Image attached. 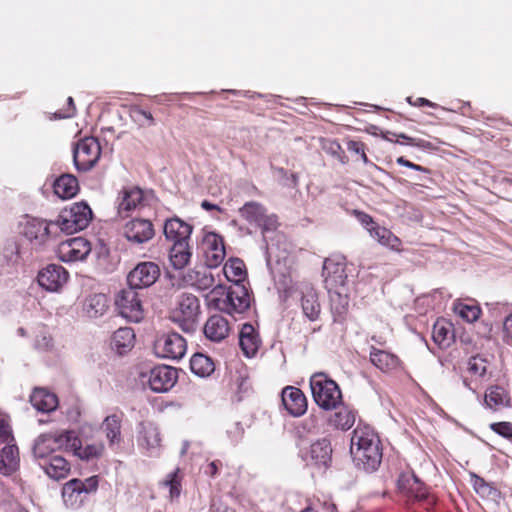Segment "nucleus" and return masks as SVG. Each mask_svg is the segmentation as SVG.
I'll return each mask as SVG.
<instances>
[{
	"mask_svg": "<svg viewBox=\"0 0 512 512\" xmlns=\"http://www.w3.org/2000/svg\"><path fill=\"white\" fill-rule=\"evenodd\" d=\"M101 156V146L97 138L85 137L79 140L73 148V162L80 172L90 171Z\"/></svg>",
	"mask_w": 512,
	"mask_h": 512,
	"instance_id": "nucleus-9",
	"label": "nucleus"
},
{
	"mask_svg": "<svg viewBox=\"0 0 512 512\" xmlns=\"http://www.w3.org/2000/svg\"><path fill=\"white\" fill-rule=\"evenodd\" d=\"M282 403L288 413L294 417L303 415L307 410V399L304 393L296 387L287 386L281 393Z\"/></svg>",
	"mask_w": 512,
	"mask_h": 512,
	"instance_id": "nucleus-21",
	"label": "nucleus"
},
{
	"mask_svg": "<svg viewBox=\"0 0 512 512\" xmlns=\"http://www.w3.org/2000/svg\"><path fill=\"white\" fill-rule=\"evenodd\" d=\"M68 450L73 451L74 455L79 457L81 460L89 461L95 458H99L104 450L103 445L90 444L85 447L81 446L80 439L76 436L74 431H71L69 437Z\"/></svg>",
	"mask_w": 512,
	"mask_h": 512,
	"instance_id": "nucleus-26",
	"label": "nucleus"
},
{
	"mask_svg": "<svg viewBox=\"0 0 512 512\" xmlns=\"http://www.w3.org/2000/svg\"><path fill=\"white\" fill-rule=\"evenodd\" d=\"M454 312L458 314L465 321L472 323L476 321L480 314L481 309L476 305H468L465 303H456L454 305Z\"/></svg>",
	"mask_w": 512,
	"mask_h": 512,
	"instance_id": "nucleus-45",
	"label": "nucleus"
},
{
	"mask_svg": "<svg viewBox=\"0 0 512 512\" xmlns=\"http://www.w3.org/2000/svg\"><path fill=\"white\" fill-rule=\"evenodd\" d=\"M485 404L491 409H498L502 406L510 405V397L506 390L501 386H491L485 393Z\"/></svg>",
	"mask_w": 512,
	"mask_h": 512,
	"instance_id": "nucleus-39",
	"label": "nucleus"
},
{
	"mask_svg": "<svg viewBox=\"0 0 512 512\" xmlns=\"http://www.w3.org/2000/svg\"><path fill=\"white\" fill-rule=\"evenodd\" d=\"M204 335L213 342H221L230 331L228 321L221 315L215 314L208 318L204 328Z\"/></svg>",
	"mask_w": 512,
	"mask_h": 512,
	"instance_id": "nucleus-24",
	"label": "nucleus"
},
{
	"mask_svg": "<svg viewBox=\"0 0 512 512\" xmlns=\"http://www.w3.org/2000/svg\"><path fill=\"white\" fill-rule=\"evenodd\" d=\"M347 149L350 152H354L356 154H362L364 150V144L357 141H349L347 144Z\"/></svg>",
	"mask_w": 512,
	"mask_h": 512,
	"instance_id": "nucleus-62",
	"label": "nucleus"
},
{
	"mask_svg": "<svg viewBox=\"0 0 512 512\" xmlns=\"http://www.w3.org/2000/svg\"><path fill=\"white\" fill-rule=\"evenodd\" d=\"M39 465L48 477L54 480H60L67 477L71 469L68 461L59 455L51 456L45 462H39Z\"/></svg>",
	"mask_w": 512,
	"mask_h": 512,
	"instance_id": "nucleus-30",
	"label": "nucleus"
},
{
	"mask_svg": "<svg viewBox=\"0 0 512 512\" xmlns=\"http://www.w3.org/2000/svg\"><path fill=\"white\" fill-rule=\"evenodd\" d=\"M251 305V295L245 283H237L228 289L222 299H217V308L233 317L246 312Z\"/></svg>",
	"mask_w": 512,
	"mask_h": 512,
	"instance_id": "nucleus-6",
	"label": "nucleus"
},
{
	"mask_svg": "<svg viewBox=\"0 0 512 512\" xmlns=\"http://www.w3.org/2000/svg\"><path fill=\"white\" fill-rule=\"evenodd\" d=\"M142 198V191L139 188L124 189L118 205L119 213L132 211L142 201Z\"/></svg>",
	"mask_w": 512,
	"mask_h": 512,
	"instance_id": "nucleus-41",
	"label": "nucleus"
},
{
	"mask_svg": "<svg viewBox=\"0 0 512 512\" xmlns=\"http://www.w3.org/2000/svg\"><path fill=\"white\" fill-rule=\"evenodd\" d=\"M307 465L327 469L332 460V446L327 438H321L311 444L309 457L304 459Z\"/></svg>",
	"mask_w": 512,
	"mask_h": 512,
	"instance_id": "nucleus-19",
	"label": "nucleus"
},
{
	"mask_svg": "<svg viewBox=\"0 0 512 512\" xmlns=\"http://www.w3.org/2000/svg\"><path fill=\"white\" fill-rule=\"evenodd\" d=\"M329 422L335 428L345 431L353 426L355 422V414L348 407L343 406L331 415Z\"/></svg>",
	"mask_w": 512,
	"mask_h": 512,
	"instance_id": "nucleus-42",
	"label": "nucleus"
},
{
	"mask_svg": "<svg viewBox=\"0 0 512 512\" xmlns=\"http://www.w3.org/2000/svg\"><path fill=\"white\" fill-rule=\"evenodd\" d=\"M108 307V298L102 293L88 296L83 303V311L89 318H99L103 316Z\"/></svg>",
	"mask_w": 512,
	"mask_h": 512,
	"instance_id": "nucleus-33",
	"label": "nucleus"
},
{
	"mask_svg": "<svg viewBox=\"0 0 512 512\" xmlns=\"http://www.w3.org/2000/svg\"><path fill=\"white\" fill-rule=\"evenodd\" d=\"M18 252V245L14 241L8 242L4 248V256L11 262L16 261Z\"/></svg>",
	"mask_w": 512,
	"mask_h": 512,
	"instance_id": "nucleus-57",
	"label": "nucleus"
},
{
	"mask_svg": "<svg viewBox=\"0 0 512 512\" xmlns=\"http://www.w3.org/2000/svg\"><path fill=\"white\" fill-rule=\"evenodd\" d=\"M99 477L94 475L84 480L73 478L67 481L61 491L62 499L67 508L79 509L91 494L96 493Z\"/></svg>",
	"mask_w": 512,
	"mask_h": 512,
	"instance_id": "nucleus-4",
	"label": "nucleus"
},
{
	"mask_svg": "<svg viewBox=\"0 0 512 512\" xmlns=\"http://www.w3.org/2000/svg\"><path fill=\"white\" fill-rule=\"evenodd\" d=\"M121 422L120 416L112 414L107 416L102 423V430L106 435L110 447L119 445L122 441Z\"/></svg>",
	"mask_w": 512,
	"mask_h": 512,
	"instance_id": "nucleus-36",
	"label": "nucleus"
},
{
	"mask_svg": "<svg viewBox=\"0 0 512 512\" xmlns=\"http://www.w3.org/2000/svg\"><path fill=\"white\" fill-rule=\"evenodd\" d=\"M160 276L159 266L154 262H141L127 276L128 286L136 290L153 285Z\"/></svg>",
	"mask_w": 512,
	"mask_h": 512,
	"instance_id": "nucleus-14",
	"label": "nucleus"
},
{
	"mask_svg": "<svg viewBox=\"0 0 512 512\" xmlns=\"http://www.w3.org/2000/svg\"><path fill=\"white\" fill-rule=\"evenodd\" d=\"M91 252L90 242L83 237H73L58 245L57 256L62 262L83 261Z\"/></svg>",
	"mask_w": 512,
	"mask_h": 512,
	"instance_id": "nucleus-13",
	"label": "nucleus"
},
{
	"mask_svg": "<svg viewBox=\"0 0 512 512\" xmlns=\"http://www.w3.org/2000/svg\"><path fill=\"white\" fill-rule=\"evenodd\" d=\"M407 101L411 105H415V106H429V107H434L435 106L434 103H432L431 101H429L428 99L423 98V97L417 98L415 103L412 102V97H408Z\"/></svg>",
	"mask_w": 512,
	"mask_h": 512,
	"instance_id": "nucleus-63",
	"label": "nucleus"
},
{
	"mask_svg": "<svg viewBox=\"0 0 512 512\" xmlns=\"http://www.w3.org/2000/svg\"><path fill=\"white\" fill-rule=\"evenodd\" d=\"M192 257V249L189 242L177 241L169 249V260L172 267L181 270L186 267Z\"/></svg>",
	"mask_w": 512,
	"mask_h": 512,
	"instance_id": "nucleus-31",
	"label": "nucleus"
},
{
	"mask_svg": "<svg viewBox=\"0 0 512 512\" xmlns=\"http://www.w3.org/2000/svg\"><path fill=\"white\" fill-rule=\"evenodd\" d=\"M224 274L228 281L236 285L237 283H245L246 268L244 262L240 258H231L225 263L223 268Z\"/></svg>",
	"mask_w": 512,
	"mask_h": 512,
	"instance_id": "nucleus-38",
	"label": "nucleus"
},
{
	"mask_svg": "<svg viewBox=\"0 0 512 512\" xmlns=\"http://www.w3.org/2000/svg\"><path fill=\"white\" fill-rule=\"evenodd\" d=\"M504 329L512 337V313L504 321Z\"/></svg>",
	"mask_w": 512,
	"mask_h": 512,
	"instance_id": "nucleus-64",
	"label": "nucleus"
},
{
	"mask_svg": "<svg viewBox=\"0 0 512 512\" xmlns=\"http://www.w3.org/2000/svg\"><path fill=\"white\" fill-rule=\"evenodd\" d=\"M51 225V221L47 223L43 219L27 216L23 225L22 234L33 245L41 246L49 238Z\"/></svg>",
	"mask_w": 512,
	"mask_h": 512,
	"instance_id": "nucleus-18",
	"label": "nucleus"
},
{
	"mask_svg": "<svg viewBox=\"0 0 512 512\" xmlns=\"http://www.w3.org/2000/svg\"><path fill=\"white\" fill-rule=\"evenodd\" d=\"M472 485L475 492L482 498L496 501L500 497V491L482 477L472 474Z\"/></svg>",
	"mask_w": 512,
	"mask_h": 512,
	"instance_id": "nucleus-40",
	"label": "nucleus"
},
{
	"mask_svg": "<svg viewBox=\"0 0 512 512\" xmlns=\"http://www.w3.org/2000/svg\"><path fill=\"white\" fill-rule=\"evenodd\" d=\"M115 305L119 314L130 322H140L144 317L139 292L130 286L118 292Z\"/></svg>",
	"mask_w": 512,
	"mask_h": 512,
	"instance_id": "nucleus-11",
	"label": "nucleus"
},
{
	"mask_svg": "<svg viewBox=\"0 0 512 512\" xmlns=\"http://www.w3.org/2000/svg\"><path fill=\"white\" fill-rule=\"evenodd\" d=\"M30 402L37 411L42 413H50L58 406L57 396L44 388H35L30 395Z\"/></svg>",
	"mask_w": 512,
	"mask_h": 512,
	"instance_id": "nucleus-28",
	"label": "nucleus"
},
{
	"mask_svg": "<svg viewBox=\"0 0 512 512\" xmlns=\"http://www.w3.org/2000/svg\"><path fill=\"white\" fill-rule=\"evenodd\" d=\"M123 234L129 242L141 245L151 240L155 231L150 220L135 218L125 224Z\"/></svg>",
	"mask_w": 512,
	"mask_h": 512,
	"instance_id": "nucleus-16",
	"label": "nucleus"
},
{
	"mask_svg": "<svg viewBox=\"0 0 512 512\" xmlns=\"http://www.w3.org/2000/svg\"><path fill=\"white\" fill-rule=\"evenodd\" d=\"M487 363L481 355L472 356L468 361V370L471 374L482 377L486 374Z\"/></svg>",
	"mask_w": 512,
	"mask_h": 512,
	"instance_id": "nucleus-48",
	"label": "nucleus"
},
{
	"mask_svg": "<svg viewBox=\"0 0 512 512\" xmlns=\"http://www.w3.org/2000/svg\"><path fill=\"white\" fill-rule=\"evenodd\" d=\"M186 340L177 332L160 335L154 343V352L160 358L179 360L186 353Z\"/></svg>",
	"mask_w": 512,
	"mask_h": 512,
	"instance_id": "nucleus-12",
	"label": "nucleus"
},
{
	"mask_svg": "<svg viewBox=\"0 0 512 512\" xmlns=\"http://www.w3.org/2000/svg\"><path fill=\"white\" fill-rule=\"evenodd\" d=\"M54 193L62 199H70L79 191L77 178L72 174H62L53 183Z\"/></svg>",
	"mask_w": 512,
	"mask_h": 512,
	"instance_id": "nucleus-32",
	"label": "nucleus"
},
{
	"mask_svg": "<svg viewBox=\"0 0 512 512\" xmlns=\"http://www.w3.org/2000/svg\"><path fill=\"white\" fill-rule=\"evenodd\" d=\"M387 134H390V135L396 136L400 139H403L405 141V144L410 145V146H416V147H420V148H429L431 146L430 142H427L423 139L412 138L404 133L396 134V133H392V132H387Z\"/></svg>",
	"mask_w": 512,
	"mask_h": 512,
	"instance_id": "nucleus-52",
	"label": "nucleus"
},
{
	"mask_svg": "<svg viewBox=\"0 0 512 512\" xmlns=\"http://www.w3.org/2000/svg\"><path fill=\"white\" fill-rule=\"evenodd\" d=\"M359 221L361 224L370 232V229H373L377 225L373 221L372 217L366 213H359Z\"/></svg>",
	"mask_w": 512,
	"mask_h": 512,
	"instance_id": "nucleus-60",
	"label": "nucleus"
},
{
	"mask_svg": "<svg viewBox=\"0 0 512 512\" xmlns=\"http://www.w3.org/2000/svg\"><path fill=\"white\" fill-rule=\"evenodd\" d=\"M322 275L324 277L325 288L328 291L331 302L335 297L341 300V306L347 304L346 283L347 274L345 263L331 258H327L323 264Z\"/></svg>",
	"mask_w": 512,
	"mask_h": 512,
	"instance_id": "nucleus-5",
	"label": "nucleus"
},
{
	"mask_svg": "<svg viewBox=\"0 0 512 512\" xmlns=\"http://www.w3.org/2000/svg\"><path fill=\"white\" fill-rule=\"evenodd\" d=\"M397 164L401 165V166H404V167H407V168H410V169H413V170H416V171H420V172H424V173H429L430 170L426 167H423L421 165H418V164H415L409 160H407L406 158L404 157H398L397 160H396Z\"/></svg>",
	"mask_w": 512,
	"mask_h": 512,
	"instance_id": "nucleus-58",
	"label": "nucleus"
},
{
	"mask_svg": "<svg viewBox=\"0 0 512 512\" xmlns=\"http://www.w3.org/2000/svg\"><path fill=\"white\" fill-rule=\"evenodd\" d=\"M52 338L47 333H40L36 336L34 347L40 351H49L52 348Z\"/></svg>",
	"mask_w": 512,
	"mask_h": 512,
	"instance_id": "nucleus-53",
	"label": "nucleus"
},
{
	"mask_svg": "<svg viewBox=\"0 0 512 512\" xmlns=\"http://www.w3.org/2000/svg\"><path fill=\"white\" fill-rule=\"evenodd\" d=\"M239 345L244 355L247 357H253L258 352L261 339L252 324H243L239 333Z\"/></svg>",
	"mask_w": 512,
	"mask_h": 512,
	"instance_id": "nucleus-23",
	"label": "nucleus"
},
{
	"mask_svg": "<svg viewBox=\"0 0 512 512\" xmlns=\"http://www.w3.org/2000/svg\"><path fill=\"white\" fill-rule=\"evenodd\" d=\"M310 388L315 403L324 410L336 409L342 401L338 384L324 373L311 376Z\"/></svg>",
	"mask_w": 512,
	"mask_h": 512,
	"instance_id": "nucleus-2",
	"label": "nucleus"
},
{
	"mask_svg": "<svg viewBox=\"0 0 512 512\" xmlns=\"http://www.w3.org/2000/svg\"><path fill=\"white\" fill-rule=\"evenodd\" d=\"M490 429L498 435L512 439V423L511 422H495L490 424Z\"/></svg>",
	"mask_w": 512,
	"mask_h": 512,
	"instance_id": "nucleus-50",
	"label": "nucleus"
},
{
	"mask_svg": "<svg viewBox=\"0 0 512 512\" xmlns=\"http://www.w3.org/2000/svg\"><path fill=\"white\" fill-rule=\"evenodd\" d=\"M135 344V333L130 327H122L116 330L111 338V348L119 355L129 352Z\"/></svg>",
	"mask_w": 512,
	"mask_h": 512,
	"instance_id": "nucleus-27",
	"label": "nucleus"
},
{
	"mask_svg": "<svg viewBox=\"0 0 512 512\" xmlns=\"http://www.w3.org/2000/svg\"><path fill=\"white\" fill-rule=\"evenodd\" d=\"M419 494L420 495H416L412 499L413 503L416 504L419 509H423L426 512H432L436 505V499L427 492L425 487Z\"/></svg>",
	"mask_w": 512,
	"mask_h": 512,
	"instance_id": "nucleus-47",
	"label": "nucleus"
},
{
	"mask_svg": "<svg viewBox=\"0 0 512 512\" xmlns=\"http://www.w3.org/2000/svg\"><path fill=\"white\" fill-rule=\"evenodd\" d=\"M18 447L7 444L0 450V473L2 475L12 474L18 467Z\"/></svg>",
	"mask_w": 512,
	"mask_h": 512,
	"instance_id": "nucleus-35",
	"label": "nucleus"
},
{
	"mask_svg": "<svg viewBox=\"0 0 512 512\" xmlns=\"http://www.w3.org/2000/svg\"><path fill=\"white\" fill-rule=\"evenodd\" d=\"M76 108L74 104V100L72 97H68L67 99V107L63 110H59L55 112L54 117L55 119H65L70 118L75 115Z\"/></svg>",
	"mask_w": 512,
	"mask_h": 512,
	"instance_id": "nucleus-55",
	"label": "nucleus"
},
{
	"mask_svg": "<svg viewBox=\"0 0 512 512\" xmlns=\"http://www.w3.org/2000/svg\"><path fill=\"white\" fill-rule=\"evenodd\" d=\"M69 274L61 265L50 264L39 271V285L49 292L58 291L68 280Z\"/></svg>",
	"mask_w": 512,
	"mask_h": 512,
	"instance_id": "nucleus-17",
	"label": "nucleus"
},
{
	"mask_svg": "<svg viewBox=\"0 0 512 512\" xmlns=\"http://www.w3.org/2000/svg\"><path fill=\"white\" fill-rule=\"evenodd\" d=\"M398 490L406 495L409 499H413L425 487L424 483L411 470L402 472L397 480Z\"/></svg>",
	"mask_w": 512,
	"mask_h": 512,
	"instance_id": "nucleus-29",
	"label": "nucleus"
},
{
	"mask_svg": "<svg viewBox=\"0 0 512 512\" xmlns=\"http://www.w3.org/2000/svg\"><path fill=\"white\" fill-rule=\"evenodd\" d=\"M92 216L93 213L89 205L81 201L62 209L57 219L51 221V224H55L67 234H73L85 229L92 220Z\"/></svg>",
	"mask_w": 512,
	"mask_h": 512,
	"instance_id": "nucleus-3",
	"label": "nucleus"
},
{
	"mask_svg": "<svg viewBox=\"0 0 512 512\" xmlns=\"http://www.w3.org/2000/svg\"><path fill=\"white\" fill-rule=\"evenodd\" d=\"M350 450L356 466L366 472L376 471L381 464L380 440L368 426L354 429Z\"/></svg>",
	"mask_w": 512,
	"mask_h": 512,
	"instance_id": "nucleus-1",
	"label": "nucleus"
},
{
	"mask_svg": "<svg viewBox=\"0 0 512 512\" xmlns=\"http://www.w3.org/2000/svg\"><path fill=\"white\" fill-rule=\"evenodd\" d=\"M370 235L380 244L393 250H399V246L401 245L400 239L387 228L376 226L373 229H370Z\"/></svg>",
	"mask_w": 512,
	"mask_h": 512,
	"instance_id": "nucleus-43",
	"label": "nucleus"
},
{
	"mask_svg": "<svg viewBox=\"0 0 512 512\" xmlns=\"http://www.w3.org/2000/svg\"><path fill=\"white\" fill-rule=\"evenodd\" d=\"M190 369L195 375L205 378L215 370L212 359L202 353H195L190 359Z\"/></svg>",
	"mask_w": 512,
	"mask_h": 512,
	"instance_id": "nucleus-37",
	"label": "nucleus"
},
{
	"mask_svg": "<svg viewBox=\"0 0 512 512\" xmlns=\"http://www.w3.org/2000/svg\"><path fill=\"white\" fill-rule=\"evenodd\" d=\"M177 378L178 373L176 368L160 365L150 370L148 384L152 391L164 393L175 385Z\"/></svg>",
	"mask_w": 512,
	"mask_h": 512,
	"instance_id": "nucleus-15",
	"label": "nucleus"
},
{
	"mask_svg": "<svg viewBox=\"0 0 512 512\" xmlns=\"http://www.w3.org/2000/svg\"><path fill=\"white\" fill-rule=\"evenodd\" d=\"M71 430H65L60 433H44L39 435L33 445V455L40 462H45L53 453L60 449L68 450L69 437Z\"/></svg>",
	"mask_w": 512,
	"mask_h": 512,
	"instance_id": "nucleus-10",
	"label": "nucleus"
},
{
	"mask_svg": "<svg viewBox=\"0 0 512 512\" xmlns=\"http://www.w3.org/2000/svg\"><path fill=\"white\" fill-rule=\"evenodd\" d=\"M220 465H221V462L219 460L210 462L204 471L205 474L212 478L216 477V475L218 473V468Z\"/></svg>",
	"mask_w": 512,
	"mask_h": 512,
	"instance_id": "nucleus-61",
	"label": "nucleus"
},
{
	"mask_svg": "<svg viewBox=\"0 0 512 512\" xmlns=\"http://www.w3.org/2000/svg\"><path fill=\"white\" fill-rule=\"evenodd\" d=\"M163 232L166 240L172 244L177 241L189 242L193 232V226L175 216L165 221Z\"/></svg>",
	"mask_w": 512,
	"mask_h": 512,
	"instance_id": "nucleus-20",
	"label": "nucleus"
},
{
	"mask_svg": "<svg viewBox=\"0 0 512 512\" xmlns=\"http://www.w3.org/2000/svg\"><path fill=\"white\" fill-rule=\"evenodd\" d=\"M177 304L178 307L172 314L173 321L179 323L184 332H194L200 313L199 299L193 294L184 293L179 297Z\"/></svg>",
	"mask_w": 512,
	"mask_h": 512,
	"instance_id": "nucleus-8",
	"label": "nucleus"
},
{
	"mask_svg": "<svg viewBox=\"0 0 512 512\" xmlns=\"http://www.w3.org/2000/svg\"><path fill=\"white\" fill-rule=\"evenodd\" d=\"M239 214L250 225L260 228L263 234L277 229V216L275 214H269L266 207L257 201L246 202L239 208Z\"/></svg>",
	"mask_w": 512,
	"mask_h": 512,
	"instance_id": "nucleus-7",
	"label": "nucleus"
},
{
	"mask_svg": "<svg viewBox=\"0 0 512 512\" xmlns=\"http://www.w3.org/2000/svg\"><path fill=\"white\" fill-rule=\"evenodd\" d=\"M371 363L385 373L396 371L401 366V361L397 355L385 350L370 348Z\"/></svg>",
	"mask_w": 512,
	"mask_h": 512,
	"instance_id": "nucleus-25",
	"label": "nucleus"
},
{
	"mask_svg": "<svg viewBox=\"0 0 512 512\" xmlns=\"http://www.w3.org/2000/svg\"><path fill=\"white\" fill-rule=\"evenodd\" d=\"M205 243L208 246L207 251H215L216 248L225 249L223 238L215 233H209L205 237Z\"/></svg>",
	"mask_w": 512,
	"mask_h": 512,
	"instance_id": "nucleus-54",
	"label": "nucleus"
},
{
	"mask_svg": "<svg viewBox=\"0 0 512 512\" xmlns=\"http://www.w3.org/2000/svg\"><path fill=\"white\" fill-rule=\"evenodd\" d=\"M10 439H13L9 425L5 420L0 419V441L8 443Z\"/></svg>",
	"mask_w": 512,
	"mask_h": 512,
	"instance_id": "nucleus-59",
	"label": "nucleus"
},
{
	"mask_svg": "<svg viewBox=\"0 0 512 512\" xmlns=\"http://www.w3.org/2000/svg\"><path fill=\"white\" fill-rule=\"evenodd\" d=\"M185 281L200 290H207L214 284V278L206 269L202 271H191L185 277Z\"/></svg>",
	"mask_w": 512,
	"mask_h": 512,
	"instance_id": "nucleus-44",
	"label": "nucleus"
},
{
	"mask_svg": "<svg viewBox=\"0 0 512 512\" xmlns=\"http://www.w3.org/2000/svg\"><path fill=\"white\" fill-rule=\"evenodd\" d=\"M450 332V325L440 322L435 323L432 330L433 341L441 347L448 346Z\"/></svg>",
	"mask_w": 512,
	"mask_h": 512,
	"instance_id": "nucleus-46",
	"label": "nucleus"
},
{
	"mask_svg": "<svg viewBox=\"0 0 512 512\" xmlns=\"http://www.w3.org/2000/svg\"><path fill=\"white\" fill-rule=\"evenodd\" d=\"M244 433L243 426L240 422H236L233 424L232 428L227 430V434L232 442L237 443L242 438Z\"/></svg>",
	"mask_w": 512,
	"mask_h": 512,
	"instance_id": "nucleus-56",
	"label": "nucleus"
},
{
	"mask_svg": "<svg viewBox=\"0 0 512 512\" xmlns=\"http://www.w3.org/2000/svg\"><path fill=\"white\" fill-rule=\"evenodd\" d=\"M206 261L209 267H218L225 258V249L216 248L215 251H206Z\"/></svg>",
	"mask_w": 512,
	"mask_h": 512,
	"instance_id": "nucleus-51",
	"label": "nucleus"
},
{
	"mask_svg": "<svg viewBox=\"0 0 512 512\" xmlns=\"http://www.w3.org/2000/svg\"><path fill=\"white\" fill-rule=\"evenodd\" d=\"M301 307L303 314L310 320L315 321L318 319L320 314V304L318 302V296L316 291L307 287L304 291L301 292Z\"/></svg>",
	"mask_w": 512,
	"mask_h": 512,
	"instance_id": "nucleus-34",
	"label": "nucleus"
},
{
	"mask_svg": "<svg viewBox=\"0 0 512 512\" xmlns=\"http://www.w3.org/2000/svg\"><path fill=\"white\" fill-rule=\"evenodd\" d=\"M160 432L152 423H141L138 430V445L145 449L150 456L158 452L160 445Z\"/></svg>",
	"mask_w": 512,
	"mask_h": 512,
	"instance_id": "nucleus-22",
	"label": "nucleus"
},
{
	"mask_svg": "<svg viewBox=\"0 0 512 512\" xmlns=\"http://www.w3.org/2000/svg\"><path fill=\"white\" fill-rule=\"evenodd\" d=\"M178 470L169 473L167 479L164 481V485L169 487L170 497L177 498L180 495L181 484L177 477Z\"/></svg>",
	"mask_w": 512,
	"mask_h": 512,
	"instance_id": "nucleus-49",
	"label": "nucleus"
}]
</instances>
